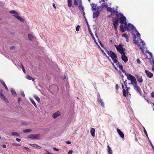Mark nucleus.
<instances>
[{
    "instance_id": "6ab92c4d",
    "label": "nucleus",
    "mask_w": 154,
    "mask_h": 154,
    "mask_svg": "<svg viewBox=\"0 0 154 154\" xmlns=\"http://www.w3.org/2000/svg\"><path fill=\"white\" fill-rule=\"evenodd\" d=\"M131 77V82H132L133 83L137 82L136 80L135 77L132 75H130Z\"/></svg>"
},
{
    "instance_id": "338daca9",
    "label": "nucleus",
    "mask_w": 154,
    "mask_h": 154,
    "mask_svg": "<svg viewBox=\"0 0 154 154\" xmlns=\"http://www.w3.org/2000/svg\"><path fill=\"white\" fill-rule=\"evenodd\" d=\"M72 152L73 151L72 150H70L69 151L68 154H72Z\"/></svg>"
},
{
    "instance_id": "6e6552de",
    "label": "nucleus",
    "mask_w": 154,
    "mask_h": 154,
    "mask_svg": "<svg viewBox=\"0 0 154 154\" xmlns=\"http://www.w3.org/2000/svg\"><path fill=\"white\" fill-rule=\"evenodd\" d=\"M100 12L99 11H94L93 15V18L94 19H97L98 17L100 14Z\"/></svg>"
},
{
    "instance_id": "dca6fc26",
    "label": "nucleus",
    "mask_w": 154,
    "mask_h": 154,
    "mask_svg": "<svg viewBox=\"0 0 154 154\" xmlns=\"http://www.w3.org/2000/svg\"><path fill=\"white\" fill-rule=\"evenodd\" d=\"M109 56L111 57L112 59V58H117V55L116 54L113 52L112 51L111 53L110 54V55H109Z\"/></svg>"
},
{
    "instance_id": "4c0bfd02",
    "label": "nucleus",
    "mask_w": 154,
    "mask_h": 154,
    "mask_svg": "<svg viewBox=\"0 0 154 154\" xmlns=\"http://www.w3.org/2000/svg\"><path fill=\"white\" fill-rule=\"evenodd\" d=\"M21 66L22 69L23 70V72L24 73H26V71L25 69H24L23 66L22 64H21Z\"/></svg>"
},
{
    "instance_id": "7ed1b4c3",
    "label": "nucleus",
    "mask_w": 154,
    "mask_h": 154,
    "mask_svg": "<svg viewBox=\"0 0 154 154\" xmlns=\"http://www.w3.org/2000/svg\"><path fill=\"white\" fill-rule=\"evenodd\" d=\"M9 13L11 14H14L13 15L18 20L22 22H24V19L19 16V14L18 13L15 11H9Z\"/></svg>"
},
{
    "instance_id": "cd10ccee",
    "label": "nucleus",
    "mask_w": 154,
    "mask_h": 154,
    "mask_svg": "<svg viewBox=\"0 0 154 154\" xmlns=\"http://www.w3.org/2000/svg\"><path fill=\"white\" fill-rule=\"evenodd\" d=\"M11 91L13 96H14V97L17 96V94L16 93L14 89H11Z\"/></svg>"
},
{
    "instance_id": "e433bc0d",
    "label": "nucleus",
    "mask_w": 154,
    "mask_h": 154,
    "mask_svg": "<svg viewBox=\"0 0 154 154\" xmlns=\"http://www.w3.org/2000/svg\"><path fill=\"white\" fill-rule=\"evenodd\" d=\"M126 94H127L128 95V93H129V90L130 89V87H126Z\"/></svg>"
},
{
    "instance_id": "79ce46f5",
    "label": "nucleus",
    "mask_w": 154,
    "mask_h": 154,
    "mask_svg": "<svg viewBox=\"0 0 154 154\" xmlns=\"http://www.w3.org/2000/svg\"><path fill=\"white\" fill-rule=\"evenodd\" d=\"M93 28H94V30L95 33H96V32H97V28L95 26V25H93Z\"/></svg>"
},
{
    "instance_id": "e2e57ef3",
    "label": "nucleus",
    "mask_w": 154,
    "mask_h": 154,
    "mask_svg": "<svg viewBox=\"0 0 154 154\" xmlns=\"http://www.w3.org/2000/svg\"><path fill=\"white\" fill-rule=\"evenodd\" d=\"M14 48H15V46H11V47H10V50L13 49H14Z\"/></svg>"
},
{
    "instance_id": "69168bd1",
    "label": "nucleus",
    "mask_w": 154,
    "mask_h": 154,
    "mask_svg": "<svg viewBox=\"0 0 154 154\" xmlns=\"http://www.w3.org/2000/svg\"><path fill=\"white\" fill-rule=\"evenodd\" d=\"M153 64L152 65L153 67L152 68V70L154 71V60L153 61Z\"/></svg>"
},
{
    "instance_id": "864d4df0",
    "label": "nucleus",
    "mask_w": 154,
    "mask_h": 154,
    "mask_svg": "<svg viewBox=\"0 0 154 154\" xmlns=\"http://www.w3.org/2000/svg\"><path fill=\"white\" fill-rule=\"evenodd\" d=\"M122 36H123V37L124 36V37L125 38H128V35L125 33H124V34H123L122 35Z\"/></svg>"
},
{
    "instance_id": "ea45409f",
    "label": "nucleus",
    "mask_w": 154,
    "mask_h": 154,
    "mask_svg": "<svg viewBox=\"0 0 154 154\" xmlns=\"http://www.w3.org/2000/svg\"><path fill=\"white\" fill-rule=\"evenodd\" d=\"M45 152L44 154H53V153H51L48 151L47 149H45Z\"/></svg>"
},
{
    "instance_id": "2eb2a0df",
    "label": "nucleus",
    "mask_w": 154,
    "mask_h": 154,
    "mask_svg": "<svg viewBox=\"0 0 154 154\" xmlns=\"http://www.w3.org/2000/svg\"><path fill=\"white\" fill-rule=\"evenodd\" d=\"M121 58L122 60L125 62L126 63L128 61V58L127 56H126L125 54L124 56H121Z\"/></svg>"
},
{
    "instance_id": "09e8293b",
    "label": "nucleus",
    "mask_w": 154,
    "mask_h": 154,
    "mask_svg": "<svg viewBox=\"0 0 154 154\" xmlns=\"http://www.w3.org/2000/svg\"><path fill=\"white\" fill-rule=\"evenodd\" d=\"M12 145L13 146H20L21 145L20 144H17L16 143H14L12 144Z\"/></svg>"
},
{
    "instance_id": "72a5a7b5",
    "label": "nucleus",
    "mask_w": 154,
    "mask_h": 154,
    "mask_svg": "<svg viewBox=\"0 0 154 154\" xmlns=\"http://www.w3.org/2000/svg\"><path fill=\"white\" fill-rule=\"evenodd\" d=\"M34 97L35 98V99L37 101L38 103H40V100L39 98L36 95H35L34 96Z\"/></svg>"
},
{
    "instance_id": "9b49d317",
    "label": "nucleus",
    "mask_w": 154,
    "mask_h": 154,
    "mask_svg": "<svg viewBox=\"0 0 154 154\" xmlns=\"http://www.w3.org/2000/svg\"><path fill=\"white\" fill-rule=\"evenodd\" d=\"M60 115V113L59 111H57L56 112H55L54 114H53L52 117L54 119H55L57 118V117L59 116Z\"/></svg>"
},
{
    "instance_id": "2f4dec72",
    "label": "nucleus",
    "mask_w": 154,
    "mask_h": 154,
    "mask_svg": "<svg viewBox=\"0 0 154 154\" xmlns=\"http://www.w3.org/2000/svg\"><path fill=\"white\" fill-rule=\"evenodd\" d=\"M28 37L29 40L32 41V39L34 38V36L32 35L28 34Z\"/></svg>"
},
{
    "instance_id": "1a4fd4ad",
    "label": "nucleus",
    "mask_w": 154,
    "mask_h": 154,
    "mask_svg": "<svg viewBox=\"0 0 154 154\" xmlns=\"http://www.w3.org/2000/svg\"><path fill=\"white\" fill-rule=\"evenodd\" d=\"M82 3V0H74V5L75 6H78Z\"/></svg>"
},
{
    "instance_id": "f704fd0d",
    "label": "nucleus",
    "mask_w": 154,
    "mask_h": 154,
    "mask_svg": "<svg viewBox=\"0 0 154 154\" xmlns=\"http://www.w3.org/2000/svg\"><path fill=\"white\" fill-rule=\"evenodd\" d=\"M32 131L31 129H26L23 131V132L25 133H27L31 132Z\"/></svg>"
},
{
    "instance_id": "13d9d810",
    "label": "nucleus",
    "mask_w": 154,
    "mask_h": 154,
    "mask_svg": "<svg viewBox=\"0 0 154 154\" xmlns=\"http://www.w3.org/2000/svg\"><path fill=\"white\" fill-rule=\"evenodd\" d=\"M101 6L102 7V8H103V7L106 6V5L105 3H103L102 4V5H101Z\"/></svg>"
},
{
    "instance_id": "b1692460",
    "label": "nucleus",
    "mask_w": 154,
    "mask_h": 154,
    "mask_svg": "<svg viewBox=\"0 0 154 154\" xmlns=\"http://www.w3.org/2000/svg\"><path fill=\"white\" fill-rule=\"evenodd\" d=\"M98 102H99L101 103V106L103 107H104V103L103 102L102 100L100 99V98L98 99Z\"/></svg>"
},
{
    "instance_id": "393cba45",
    "label": "nucleus",
    "mask_w": 154,
    "mask_h": 154,
    "mask_svg": "<svg viewBox=\"0 0 154 154\" xmlns=\"http://www.w3.org/2000/svg\"><path fill=\"white\" fill-rule=\"evenodd\" d=\"M134 38H136L137 37V38H138V39H139L140 40V41H141V42L142 43V45H143V46H144V45H145V43H144V42L141 39H140V38H139V37H137V35H135V34H134Z\"/></svg>"
},
{
    "instance_id": "f03ea898",
    "label": "nucleus",
    "mask_w": 154,
    "mask_h": 154,
    "mask_svg": "<svg viewBox=\"0 0 154 154\" xmlns=\"http://www.w3.org/2000/svg\"><path fill=\"white\" fill-rule=\"evenodd\" d=\"M117 50L119 51L120 53L122 56H124L125 54V49L122 48V45L121 44H119V45H115Z\"/></svg>"
},
{
    "instance_id": "a18cd8bd",
    "label": "nucleus",
    "mask_w": 154,
    "mask_h": 154,
    "mask_svg": "<svg viewBox=\"0 0 154 154\" xmlns=\"http://www.w3.org/2000/svg\"><path fill=\"white\" fill-rule=\"evenodd\" d=\"M146 53H148L149 54V55H150V56H151V57H152V53L151 52H150L149 51H146Z\"/></svg>"
},
{
    "instance_id": "0eeeda50",
    "label": "nucleus",
    "mask_w": 154,
    "mask_h": 154,
    "mask_svg": "<svg viewBox=\"0 0 154 154\" xmlns=\"http://www.w3.org/2000/svg\"><path fill=\"white\" fill-rule=\"evenodd\" d=\"M2 91V90H1V92ZM0 97L4 100L7 103H9V101L6 97L2 93V92H0Z\"/></svg>"
},
{
    "instance_id": "9d476101",
    "label": "nucleus",
    "mask_w": 154,
    "mask_h": 154,
    "mask_svg": "<svg viewBox=\"0 0 154 154\" xmlns=\"http://www.w3.org/2000/svg\"><path fill=\"white\" fill-rule=\"evenodd\" d=\"M135 76L138 82L140 83L143 82V80L141 76L138 75H136Z\"/></svg>"
},
{
    "instance_id": "58836bf2",
    "label": "nucleus",
    "mask_w": 154,
    "mask_h": 154,
    "mask_svg": "<svg viewBox=\"0 0 154 154\" xmlns=\"http://www.w3.org/2000/svg\"><path fill=\"white\" fill-rule=\"evenodd\" d=\"M29 145L32 146L33 147H37V146H38L39 147H40V148H41L39 146H38V145H37L36 144H29Z\"/></svg>"
},
{
    "instance_id": "8fccbe9b",
    "label": "nucleus",
    "mask_w": 154,
    "mask_h": 154,
    "mask_svg": "<svg viewBox=\"0 0 154 154\" xmlns=\"http://www.w3.org/2000/svg\"><path fill=\"white\" fill-rule=\"evenodd\" d=\"M24 148L25 149H26V150H27V151L31 152V150L28 148V147H24Z\"/></svg>"
},
{
    "instance_id": "c756f323",
    "label": "nucleus",
    "mask_w": 154,
    "mask_h": 154,
    "mask_svg": "<svg viewBox=\"0 0 154 154\" xmlns=\"http://www.w3.org/2000/svg\"><path fill=\"white\" fill-rule=\"evenodd\" d=\"M26 78L29 80H32L33 82H34L35 80V79L34 78H32L31 76L29 75H27L26 76Z\"/></svg>"
},
{
    "instance_id": "c03bdc74",
    "label": "nucleus",
    "mask_w": 154,
    "mask_h": 154,
    "mask_svg": "<svg viewBox=\"0 0 154 154\" xmlns=\"http://www.w3.org/2000/svg\"><path fill=\"white\" fill-rule=\"evenodd\" d=\"M112 60H113L114 63H116L118 62V60L116 59V58H112Z\"/></svg>"
},
{
    "instance_id": "412c9836",
    "label": "nucleus",
    "mask_w": 154,
    "mask_h": 154,
    "mask_svg": "<svg viewBox=\"0 0 154 154\" xmlns=\"http://www.w3.org/2000/svg\"><path fill=\"white\" fill-rule=\"evenodd\" d=\"M11 134L13 136H16L17 137H19L20 136V134L19 133L15 132H12Z\"/></svg>"
},
{
    "instance_id": "4d7b16f0",
    "label": "nucleus",
    "mask_w": 154,
    "mask_h": 154,
    "mask_svg": "<svg viewBox=\"0 0 154 154\" xmlns=\"http://www.w3.org/2000/svg\"><path fill=\"white\" fill-rule=\"evenodd\" d=\"M21 94L23 97H25V95L23 92L21 91Z\"/></svg>"
},
{
    "instance_id": "4468645a",
    "label": "nucleus",
    "mask_w": 154,
    "mask_h": 154,
    "mask_svg": "<svg viewBox=\"0 0 154 154\" xmlns=\"http://www.w3.org/2000/svg\"><path fill=\"white\" fill-rule=\"evenodd\" d=\"M117 130L118 133L120 137L122 138H124V134L120 130V129L117 128Z\"/></svg>"
},
{
    "instance_id": "bb28decb",
    "label": "nucleus",
    "mask_w": 154,
    "mask_h": 154,
    "mask_svg": "<svg viewBox=\"0 0 154 154\" xmlns=\"http://www.w3.org/2000/svg\"><path fill=\"white\" fill-rule=\"evenodd\" d=\"M125 75L127 76V79L128 80H131V76L130 75H131L130 74L125 73Z\"/></svg>"
},
{
    "instance_id": "a211bd4d",
    "label": "nucleus",
    "mask_w": 154,
    "mask_h": 154,
    "mask_svg": "<svg viewBox=\"0 0 154 154\" xmlns=\"http://www.w3.org/2000/svg\"><path fill=\"white\" fill-rule=\"evenodd\" d=\"M95 129L94 128H91V134L92 136L93 137H95Z\"/></svg>"
},
{
    "instance_id": "5fc2aeb1",
    "label": "nucleus",
    "mask_w": 154,
    "mask_h": 154,
    "mask_svg": "<svg viewBox=\"0 0 154 154\" xmlns=\"http://www.w3.org/2000/svg\"><path fill=\"white\" fill-rule=\"evenodd\" d=\"M127 80H126L125 81H124V83L126 87H127V83L126 82Z\"/></svg>"
},
{
    "instance_id": "f8f14e48",
    "label": "nucleus",
    "mask_w": 154,
    "mask_h": 154,
    "mask_svg": "<svg viewBox=\"0 0 154 154\" xmlns=\"http://www.w3.org/2000/svg\"><path fill=\"white\" fill-rule=\"evenodd\" d=\"M145 72L148 77L151 78L153 77V74L152 72H150L147 70H145Z\"/></svg>"
},
{
    "instance_id": "aec40b11",
    "label": "nucleus",
    "mask_w": 154,
    "mask_h": 154,
    "mask_svg": "<svg viewBox=\"0 0 154 154\" xmlns=\"http://www.w3.org/2000/svg\"><path fill=\"white\" fill-rule=\"evenodd\" d=\"M0 82L1 83V84L3 85V86H4V87H5V89L7 91H8V88H7L5 84V82L2 80H1Z\"/></svg>"
},
{
    "instance_id": "f3484780",
    "label": "nucleus",
    "mask_w": 154,
    "mask_h": 154,
    "mask_svg": "<svg viewBox=\"0 0 154 154\" xmlns=\"http://www.w3.org/2000/svg\"><path fill=\"white\" fill-rule=\"evenodd\" d=\"M122 88L123 89V94L125 97L126 96V91L124 89V86L123 84H122Z\"/></svg>"
},
{
    "instance_id": "39448f33",
    "label": "nucleus",
    "mask_w": 154,
    "mask_h": 154,
    "mask_svg": "<svg viewBox=\"0 0 154 154\" xmlns=\"http://www.w3.org/2000/svg\"><path fill=\"white\" fill-rule=\"evenodd\" d=\"M40 137V134H31L27 136V137L29 139H38Z\"/></svg>"
},
{
    "instance_id": "f257e3e1",
    "label": "nucleus",
    "mask_w": 154,
    "mask_h": 154,
    "mask_svg": "<svg viewBox=\"0 0 154 154\" xmlns=\"http://www.w3.org/2000/svg\"><path fill=\"white\" fill-rule=\"evenodd\" d=\"M127 23L125 22V23L124 28L125 29L128 30L131 29L132 30L133 33H134L137 35V37H139V38H140V34L138 32V31L136 29L134 26L132 24H131L130 23H129L127 26Z\"/></svg>"
},
{
    "instance_id": "20e7f679",
    "label": "nucleus",
    "mask_w": 154,
    "mask_h": 154,
    "mask_svg": "<svg viewBox=\"0 0 154 154\" xmlns=\"http://www.w3.org/2000/svg\"><path fill=\"white\" fill-rule=\"evenodd\" d=\"M119 14L120 16V18L118 19L119 21V22L121 24H125V23L126 22V17L121 13H119Z\"/></svg>"
},
{
    "instance_id": "49530a36",
    "label": "nucleus",
    "mask_w": 154,
    "mask_h": 154,
    "mask_svg": "<svg viewBox=\"0 0 154 154\" xmlns=\"http://www.w3.org/2000/svg\"><path fill=\"white\" fill-rule=\"evenodd\" d=\"M133 41L134 43L136 44H138V41L137 40H136L135 39L133 40Z\"/></svg>"
},
{
    "instance_id": "ddd939ff",
    "label": "nucleus",
    "mask_w": 154,
    "mask_h": 154,
    "mask_svg": "<svg viewBox=\"0 0 154 154\" xmlns=\"http://www.w3.org/2000/svg\"><path fill=\"white\" fill-rule=\"evenodd\" d=\"M91 10L92 11H96L97 5H95L94 4L92 3L91 4Z\"/></svg>"
},
{
    "instance_id": "a878e982",
    "label": "nucleus",
    "mask_w": 154,
    "mask_h": 154,
    "mask_svg": "<svg viewBox=\"0 0 154 154\" xmlns=\"http://www.w3.org/2000/svg\"><path fill=\"white\" fill-rule=\"evenodd\" d=\"M78 7L79 9L82 10V11H84V9L82 5V3H81V4L79 5Z\"/></svg>"
},
{
    "instance_id": "423d86ee",
    "label": "nucleus",
    "mask_w": 154,
    "mask_h": 154,
    "mask_svg": "<svg viewBox=\"0 0 154 154\" xmlns=\"http://www.w3.org/2000/svg\"><path fill=\"white\" fill-rule=\"evenodd\" d=\"M119 21L118 19L116 20V19H113L112 22L114 25V28L115 30H116L117 29V26H118V22Z\"/></svg>"
},
{
    "instance_id": "c85d7f7f",
    "label": "nucleus",
    "mask_w": 154,
    "mask_h": 154,
    "mask_svg": "<svg viewBox=\"0 0 154 154\" xmlns=\"http://www.w3.org/2000/svg\"><path fill=\"white\" fill-rule=\"evenodd\" d=\"M72 0H68L67 3L68 6L69 7H71L72 6Z\"/></svg>"
},
{
    "instance_id": "4be33fe9",
    "label": "nucleus",
    "mask_w": 154,
    "mask_h": 154,
    "mask_svg": "<svg viewBox=\"0 0 154 154\" xmlns=\"http://www.w3.org/2000/svg\"><path fill=\"white\" fill-rule=\"evenodd\" d=\"M108 148L107 151L108 154H112V150L109 146L108 145L107 146Z\"/></svg>"
},
{
    "instance_id": "de8ad7c7",
    "label": "nucleus",
    "mask_w": 154,
    "mask_h": 154,
    "mask_svg": "<svg viewBox=\"0 0 154 154\" xmlns=\"http://www.w3.org/2000/svg\"><path fill=\"white\" fill-rule=\"evenodd\" d=\"M80 26L79 25H77L76 28V30L77 31H79V28H80Z\"/></svg>"
},
{
    "instance_id": "a19ab883",
    "label": "nucleus",
    "mask_w": 154,
    "mask_h": 154,
    "mask_svg": "<svg viewBox=\"0 0 154 154\" xmlns=\"http://www.w3.org/2000/svg\"><path fill=\"white\" fill-rule=\"evenodd\" d=\"M107 9L108 11H109L110 12H112V9L110 7H107Z\"/></svg>"
},
{
    "instance_id": "c9c22d12",
    "label": "nucleus",
    "mask_w": 154,
    "mask_h": 154,
    "mask_svg": "<svg viewBox=\"0 0 154 154\" xmlns=\"http://www.w3.org/2000/svg\"><path fill=\"white\" fill-rule=\"evenodd\" d=\"M31 101L35 108H36L37 107V105L35 101L32 99H31Z\"/></svg>"
},
{
    "instance_id": "5701e85b",
    "label": "nucleus",
    "mask_w": 154,
    "mask_h": 154,
    "mask_svg": "<svg viewBox=\"0 0 154 154\" xmlns=\"http://www.w3.org/2000/svg\"><path fill=\"white\" fill-rule=\"evenodd\" d=\"M121 31L122 32H124L126 29H124L125 28L124 27L123 24H121L120 26Z\"/></svg>"
},
{
    "instance_id": "473e14b6",
    "label": "nucleus",
    "mask_w": 154,
    "mask_h": 154,
    "mask_svg": "<svg viewBox=\"0 0 154 154\" xmlns=\"http://www.w3.org/2000/svg\"><path fill=\"white\" fill-rule=\"evenodd\" d=\"M134 89L136 90L138 92H140L141 90L140 88L138 86L134 87Z\"/></svg>"
},
{
    "instance_id": "7c9ffc66",
    "label": "nucleus",
    "mask_w": 154,
    "mask_h": 154,
    "mask_svg": "<svg viewBox=\"0 0 154 154\" xmlns=\"http://www.w3.org/2000/svg\"><path fill=\"white\" fill-rule=\"evenodd\" d=\"M103 9L102 8V7L100 6H97V10H96L97 11H99V12H100Z\"/></svg>"
},
{
    "instance_id": "052dcab7",
    "label": "nucleus",
    "mask_w": 154,
    "mask_h": 154,
    "mask_svg": "<svg viewBox=\"0 0 154 154\" xmlns=\"http://www.w3.org/2000/svg\"><path fill=\"white\" fill-rule=\"evenodd\" d=\"M119 68L121 69L122 70V69H123V66L122 65H120L119 66H118Z\"/></svg>"
},
{
    "instance_id": "603ef678",
    "label": "nucleus",
    "mask_w": 154,
    "mask_h": 154,
    "mask_svg": "<svg viewBox=\"0 0 154 154\" xmlns=\"http://www.w3.org/2000/svg\"><path fill=\"white\" fill-rule=\"evenodd\" d=\"M106 52L107 54L109 56L110 55V54L111 53L112 51H108L107 50H106Z\"/></svg>"
},
{
    "instance_id": "3c124183",
    "label": "nucleus",
    "mask_w": 154,
    "mask_h": 154,
    "mask_svg": "<svg viewBox=\"0 0 154 154\" xmlns=\"http://www.w3.org/2000/svg\"><path fill=\"white\" fill-rule=\"evenodd\" d=\"M90 34H91V36H92V38H93V39L94 40H95V38L94 37V35L93 34V33H92V32H91L90 33H89Z\"/></svg>"
},
{
    "instance_id": "6e6d98bb",
    "label": "nucleus",
    "mask_w": 154,
    "mask_h": 154,
    "mask_svg": "<svg viewBox=\"0 0 154 154\" xmlns=\"http://www.w3.org/2000/svg\"><path fill=\"white\" fill-rule=\"evenodd\" d=\"M149 142L150 143V144H151V146L152 147V149H153V150H154V147L153 145L152 144V142H151V141H150V140H149Z\"/></svg>"
},
{
    "instance_id": "680f3d73",
    "label": "nucleus",
    "mask_w": 154,
    "mask_h": 154,
    "mask_svg": "<svg viewBox=\"0 0 154 154\" xmlns=\"http://www.w3.org/2000/svg\"><path fill=\"white\" fill-rule=\"evenodd\" d=\"M134 87H135V86H138L137 85V82H135L134 83Z\"/></svg>"
},
{
    "instance_id": "37998d69",
    "label": "nucleus",
    "mask_w": 154,
    "mask_h": 154,
    "mask_svg": "<svg viewBox=\"0 0 154 154\" xmlns=\"http://www.w3.org/2000/svg\"><path fill=\"white\" fill-rule=\"evenodd\" d=\"M143 131H144V133L146 135V137H148V134H147V132H146V131L145 128L143 127Z\"/></svg>"
},
{
    "instance_id": "774afa93",
    "label": "nucleus",
    "mask_w": 154,
    "mask_h": 154,
    "mask_svg": "<svg viewBox=\"0 0 154 154\" xmlns=\"http://www.w3.org/2000/svg\"><path fill=\"white\" fill-rule=\"evenodd\" d=\"M151 96L152 97L154 98V92H152L151 93Z\"/></svg>"
},
{
    "instance_id": "0e129e2a",
    "label": "nucleus",
    "mask_w": 154,
    "mask_h": 154,
    "mask_svg": "<svg viewBox=\"0 0 154 154\" xmlns=\"http://www.w3.org/2000/svg\"><path fill=\"white\" fill-rule=\"evenodd\" d=\"M137 63H138V64L140 63V60L139 59H137Z\"/></svg>"
},
{
    "instance_id": "bf43d9fd",
    "label": "nucleus",
    "mask_w": 154,
    "mask_h": 154,
    "mask_svg": "<svg viewBox=\"0 0 154 154\" xmlns=\"http://www.w3.org/2000/svg\"><path fill=\"white\" fill-rule=\"evenodd\" d=\"M111 63H112V65L114 66V67L115 69L116 70H117V68L116 67V66H115L114 63H112V62Z\"/></svg>"
}]
</instances>
